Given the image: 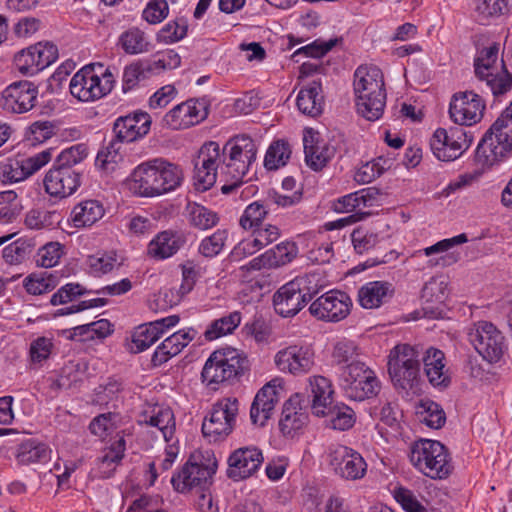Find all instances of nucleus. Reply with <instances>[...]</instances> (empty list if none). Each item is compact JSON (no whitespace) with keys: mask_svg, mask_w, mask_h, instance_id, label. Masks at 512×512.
<instances>
[{"mask_svg":"<svg viewBox=\"0 0 512 512\" xmlns=\"http://www.w3.org/2000/svg\"><path fill=\"white\" fill-rule=\"evenodd\" d=\"M183 179L179 165L163 158H154L133 170L129 188L137 196L153 198L176 190Z\"/></svg>","mask_w":512,"mask_h":512,"instance_id":"nucleus-1","label":"nucleus"},{"mask_svg":"<svg viewBox=\"0 0 512 512\" xmlns=\"http://www.w3.org/2000/svg\"><path fill=\"white\" fill-rule=\"evenodd\" d=\"M258 147L248 135H237L224 145V165L220 168L223 194L234 192L242 183L251 165L257 158Z\"/></svg>","mask_w":512,"mask_h":512,"instance_id":"nucleus-2","label":"nucleus"},{"mask_svg":"<svg viewBox=\"0 0 512 512\" xmlns=\"http://www.w3.org/2000/svg\"><path fill=\"white\" fill-rule=\"evenodd\" d=\"M353 85L358 114L368 121L378 120L383 114L386 101L381 70L375 66L358 67Z\"/></svg>","mask_w":512,"mask_h":512,"instance_id":"nucleus-3","label":"nucleus"},{"mask_svg":"<svg viewBox=\"0 0 512 512\" xmlns=\"http://www.w3.org/2000/svg\"><path fill=\"white\" fill-rule=\"evenodd\" d=\"M248 369L247 356L237 349L228 347L216 350L210 355L201 376L203 382L215 390L220 384L239 379Z\"/></svg>","mask_w":512,"mask_h":512,"instance_id":"nucleus-4","label":"nucleus"},{"mask_svg":"<svg viewBox=\"0 0 512 512\" xmlns=\"http://www.w3.org/2000/svg\"><path fill=\"white\" fill-rule=\"evenodd\" d=\"M115 78L109 68L101 63L84 66L70 80L69 89L73 97L82 102L98 100L114 87Z\"/></svg>","mask_w":512,"mask_h":512,"instance_id":"nucleus-5","label":"nucleus"},{"mask_svg":"<svg viewBox=\"0 0 512 512\" xmlns=\"http://www.w3.org/2000/svg\"><path fill=\"white\" fill-rule=\"evenodd\" d=\"M412 465L431 479L446 478L452 470L447 448L439 441L421 439L412 444Z\"/></svg>","mask_w":512,"mask_h":512,"instance_id":"nucleus-6","label":"nucleus"},{"mask_svg":"<svg viewBox=\"0 0 512 512\" xmlns=\"http://www.w3.org/2000/svg\"><path fill=\"white\" fill-rule=\"evenodd\" d=\"M419 353L409 344H398L390 350L388 373L396 389L408 391L418 383Z\"/></svg>","mask_w":512,"mask_h":512,"instance_id":"nucleus-7","label":"nucleus"},{"mask_svg":"<svg viewBox=\"0 0 512 512\" xmlns=\"http://www.w3.org/2000/svg\"><path fill=\"white\" fill-rule=\"evenodd\" d=\"M472 141V135L463 127L438 128L430 139V147L439 160L453 161L471 146Z\"/></svg>","mask_w":512,"mask_h":512,"instance_id":"nucleus-8","label":"nucleus"},{"mask_svg":"<svg viewBox=\"0 0 512 512\" xmlns=\"http://www.w3.org/2000/svg\"><path fill=\"white\" fill-rule=\"evenodd\" d=\"M238 414V400L224 398L215 403L202 424V433L210 442H216L228 436L234 427Z\"/></svg>","mask_w":512,"mask_h":512,"instance_id":"nucleus-9","label":"nucleus"},{"mask_svg":"<svg viewBox=\"0 0 512 512\" xmlns=\"http://www.w3.org/2000/svg\"><path fill=\"white\" fill-rule=\"evenodd\" d=\"M224 162H226L224 146L220 147L214 141L202 145L194 164V179L198 189L208 190L215 184L217 178L220 179V168Z\"/></svg>","mask_w":512,"mask_h":512,"instance_id":"nucleus-10","label":"nucleus"},{"mask_svg":"<svg viewBox=\"0 0 512 512\" xmlns=\"http://www.w3.org/2000/svg\"><path fill=\"white\" fill-rule=\"evenodd\" d=\"M486 108L484 99L473 91H459L452 95L449 117L459 127L472 126L483 117Z\"/></svg>","mask_w":512,"mask_h":512,"instance_id":"nucleus-11","label":"nucleus"},{"mask_svg":"<svg viewBox=\"0 0 512 512\" xmlns=\"http://www.w3.org/2000/svg\"><path fill=\"white\" fill-rule=\"evenodd\" d=\"M328 458L330 467L342 479L359 480L367 472V463L363 456L348 446H332L329 449Z\"/></svg>","mask_w":512,"mask_h":512,"instance_id":"nucleus-12","label":"nucleus"},{"mask_svg":"<svg viewBox=\"0 0 512 512\" xmlns=\"http://www.w3.org/2000/svg\"><path fill=\"white\" fill-rule=\"evenodd\" d=\"M469 341L486 361L497 362L503 355L504 336L490 322L480 321L469 333Z\"/></svg>","mask_w":512,"mask_h":512,"instance_id":"nucleus-13","label":"nucleus"},{"mask_svg":"<svg viewBox=\"0 0 512 512\" xmlns=\"http://www.w3.org/2000/svg\"><path fill=\"white\" fill-rule=\"evenodd\" d=\"M351 306V299L346 293L331 290L313 301L309 312L318 320L339 322L349 315Z\"/></svg>","mask_w":512,"mask_h":512,"instance_id":"nucleus-14","label":"nucleus"},{"mask_svg":"<svg viewBox=\"0 0 512 512\" xmlns=\"http://www.w3.org/2000/svg\"><path fill=\"white\" fill-rule=\"evenodd\" d=\"M511 150L512 141L505 140L503 136L499 135V130L495 129L494 122L477 146L475 162L482 170H485L504 159Z\"/></svg>","mask_w":512,"mask_h":512,"instance_id":"nucleus-15","label":"nucleus"},{"mask_svg":"<svg viewBox=\"0 0 512 512\" xmlns=\"http://www.w3.org/2000/svg\"><path fill=\"white\" fill-rule=\"evenodd\" d=\"M314 358V350L310 346L291 345L279 350L274 361L280 371L300 375L312 370Z\"/></svg>","mask_w":512,"mask_h":512,"instance_id":"nucleus-16","label":"nucleus"},{"mask_svg":"<svg viewBox=\"0 0 512 512\" xmlns=\"http://www.w3.org/2000/svg\"><path fill=\"white\" fill-rule=\"evenodd\" d=\"M81 185V174L75 169L52 166L44 176L43 187L52 198L64 199L76 192Z\"/></svg>","mask_w":512,"mask_h":512,"instance_id":"nucleus-17","label":"nucleus"},{"mask_svg":"<svg viewBox=\"0 0 512 512\" xmlns=\"http://www.w3.org/2000/svg\"><path fill=\"white\" fill-rule=\"evenodd\" d=\"M38 96L37 87L30 81H17L2 92V108L9 113L22 114L30 111Z\"/></svg>","mask_w":512,"mask_h":512,"instance_id":"nucleus-18","label":"nucleus"},{"mask_svg":"<svg viewBox=\"0 0 512 512\" xmlns=\"http://www.w3.org/2000/svg\"><path fill=\"white\" fill-rule=\"evenodd\" d=\"M215 469L211 466L187 462L181 470L171 478V484L179 493L195 489L209 488Z\"/></svg>","mask_w":512,"mask_h":512,"instance_id":"nucleus-19","label":"nucleus"},{"mask_svg":"<svg viewBox=\"0 0 512 512\" xmlns=\"http://www.w3.org/2000/svg\"><path fill=\"white\" fill-rule=\"evenodd\" d=\"M208 115L207 106L199 100H188L171 109L163 118L165 126L173 129H185L203 121Z\"/></svg>","mask_w":512,"mask_h":512,"instance_id":"nucleus-20","label":"nucleus"},{"mask_svg":"<svg viewBox=\"0 0 512 512\" xmlns=\"http://www.w3.org/2000/svg\"><path fill=\"white\" fill-rule=\"evenodd\" d=\"M263 455L257 447H242L228 458L227 476L240 481L252 476L261 466Z\"/></svg>","mask_w":512,"mask_h":512,"instance_id":"nucleus-21","label":"nucleus"},{"mask_svg":"<svg viewBox=\"0 0 512 512\" xmlns=\"http://www.w3.org/2000/svg\"><path fill=\"white\" fill-rule=\"evenodd\" d=\"M150 126L151 118L147 113L135 112L117 118L113 125V132L120 142L130 143L145 136Z\"/></svg>","mask_w":512,"mask_h":512,"instance_id":"nucleus-22","label":"nucleus"},{"mask_svg":"<svg viewBox=\"0 0 512 512\" xmlns=\"http://www.w3.org/2000/svg\"><path fill=\"white\" fill-rule=\"evenodd\" d=\"M308 422V414L298 394L291 396L283 405L279 428L283 435L294 437Z\"/></svg>","mask_w":512,"mask_h":512,"instance_id":"nucleus-23","label":"nucleus"},{"mask_svg":"<svg viewBox=\"0 0 512 512\" xmlns=\"http://www.w3.org/2000/svg\"><path fill=\"white\" fill-rule=\"evenodd\" d=\"M252 231L253 239L241 241L232 252L234 257L251 255L277 241L281 236L279 227L273 224H261Z\"/></svg>","mask_w":512,"mask_h":512,"instance_id":"nucleus-24","label":"nucleus"},{"mask_svg":"<svg viewBox=\"0 0 512 512\" xmlns=\"http://www.w3.org/2000/svg\"><path fill=\"white\" fill-rule=\"evenodd\" d=\"M307 304L304 296L291 280L281 286L273 296V305L283 317L296 315Z\"/></svg>","mask_w":512,"mask_h":512,"instance_id":"nucleus-25","label":"nucleus"},{"mask_svg":"<svg viewBox=\"0 0 512 512\" xmlns=\"http://www.w3.org/2000/svg\"><path fill=\"white\" fill-rule=\"evenodd\" d=\"M395 288L388 281H371L358 290V302L365 309L379 308L394 295Z\"/></svg>","mask_w":512,"mask_h":512,"instance_id":"nucleus-26","label":"nucleus"},{"mask_svg":"<svg viewBox=\"0 0 512 512\" xmlns=\"http://www.w3.org/2000/svg\"><path fill=\"white\" fill-rule=\"evenodd\" d=\"M196 334V331L190 328L170 335L157 347L152 362L155 365H161L169 358L176 356L195 338Z\"/></svg>","mask_w":512,"mask_h":512,"instance_id":"nucleus-27","label":"nucleus"},{"mask_svg":"<svg viewBox=\"0 0 512 512\" xmlns=\"http://www.w3.org/2000/svg\"><path fill=\"white\" fill-rule=\"evenodd\" d=\"M184 243L183 235L173 231H162L150 241L147 253L154 259L163 260L177 253Z\"/></svg>","mask_w":512,"mask_h":512,"instance_id":"nucleus-28","label":"nucleus"},{"mask_svg":"<svg viewBox=\"0 0 512 512\" xmlns=\"http://www.w3.org/2000/svg\"><path fill=\"white\" fill-rule=\"evenodd\" d=\"M278 400V394L274 386L267 384L262 387L251 405L250 417L252 422L263 426L270 418Z\"/></svg>","mask_w":512,"mask_h":512,"instance_id":"nucleus-29","label":"nucleus"},{"mask_svg":"<svg viewBox=\"0 0 512 512\" xmlns=\"http://www.w3.org/2000/svg\"><path fill=\"white\" fill-rule=\"evenodd\" d=\"M138 422L157 428L166 441L171 439L175 430L174 414L169 407H151L140 415Z\"/></svg>","mask_w":512,"mask_h":512,"instance_id":"nucleus-30","label":"nucleus"},{"mask_svg":"<svg viewBox=\"0 0 512 512\" xmlns=\"http://www.w3.org/2000/svg\"><path fill=\"white\" fill-rule=\"evenodd\" d=\"M323 105L322 84L319 80H313L299 91L297 106L303 114L319 116L323 111Z\"/></svg>","mask_w":512,"mask_h":512,"instance_id":"nucleus-31","label":"nucleus"},{"mask_svg":"<svg viewBox=\"0 0 512 512\" xmlns=\"http://www.w3.org/2000/svg\"><path fill=\"white\" fill-rule=\"evenodd\" d=\"M445 355L443 351L430 347L424 357V371L433 386H448L450 377L445 370Z\"/></svg>","mask_w":512,"mask_h":512,"instance_id":"nucleus-32","label":"nucleus"},{"mask_svg":"<svg viewBox=\"0 0 512 512\" xmlns=\"http://www.w3.org/2000/svg\"><path fill=\"white\" fill-rule=\"evenodd\" d=\"M381 193L377 188L369 187L360 191L350 193L339 198L334 203V210L338 213H349L373 205V202L380 197Z\"/></svg>","mask_w":512,"mask_h":512,"instance_id":"nucleus-33","label":"nucleus"},{"mask_svg":"<svg viewBox=\"0 0 512 512\" xmlns=\"http://www.w3.org/2000/svg\"><path fill=\"white\" fill-rule=\"evenodd\" d=\"M317 134L308 130L304 135V153L306 164L314 171H319L326 166L332 153L328 146L320 143Z\"/></svg>","mask_w":512,"mask_h":512,"instance_id":"nucleus-34","label":"nucleus"},{"mask_svg":"<svg viewBox=\"0 0 512 512\" xmlns=\"http://www.w3.org/2000/svg\"><path fill=\"white\" fill-rule=\"evenodd\" d=\"M103 205L97 200H84L76 204L71 213L70 221L76 228L92 226L104 215Z\"/></svg>","mask_w":512,"mask_h":512,"instance_id":"nucleus-35","label":"nucleus"},{"mask_svg":"<svg viewBox=\"0 0 512 512\" xmlns=\"http://www.w3.org/2000/svg\"><path fill=\"white\" fill-rule=\"evenodd\" d=\"M52 449L45 443L34 439L22 442L16 453V460L20 465L44 464L51 460Z\"/></svg>","mask_w":512,"mask_h":512,"instance_id":"nucleus-36","label":"nucleus"},{"mask_svg":"<svg viewBox=\"0 0 512 512\" xmlns=\"http://www.w3.org/2000/svg\"><path fill=\"white\" fill-rule=\"evenodd\" d=\"M312 394L311 409L316 416H324L326 410L332 404V386L330 381L323 376H314L310 379Z\"/></svg>","mask_w":512,"mask_h":512,"instance_id":"nucleus-37","label":"nucleus"},{"mask_svg":"<svg viewBox=\"0 0 512 512\" xmlns=\"http://www.w3.org/2000/svg\"><path fill=\"white\" fill-rule=\"evenodd\" d=\"M118 44L125 53L130 55L148 52L151 46L146 34L136 27L123 32L119 37Z\"/></svg>","mask_w":512,"mask_h":512,"instance_id":"nucleus-38","label":"nucleus"},{"mask_svg":"<svg viewBox=\"0 0 512 512\" xmlns=\"http://www.w3.org/2000/svg\"><path fill=\"white\" fill-rule=\"evenodd\" d=\"M241 320V313L239 311H233L228 315L212 321L204 332L205 339L212 341L228 334H232L240 325Z\"/></svg>","mask_w":512,"mask_h":512,"instance_id":"nucleus-39","label":"nucleus"},{"mask_svg":"<svg viewBox=\"0 0 512 512\" xmlns=\"http://www.w3.org/2000/svg\"><path fill=\"white\" fill-rule=\"evenodd\" d=\"M479 80L486 84L494 97L505 95L512 89V74L506 69L503 60L501 68L491 71L488 76H483Z\"/></svg>","mask_w":512,"mask_h":512,"instance_id":"nucleus-40","label":"nucleus"},{"mask_svg":"<svg viewBox=\"0 0 512 512\" xmlns=\"http://www.w3.org/2000/svg\"><path fill=\"white\" fill-rule=\"evenodd\" d=\"M474 11L478 22L486 25L508 12V1L476 0Z\"/></svg>","mask_w":512,"mask_h":512,"instance_id":"nucleus-41","label":"nucleus"},{"mask_svg":"<svg viewBox=\"0 0 512 512\" xmlns=\"http://www.w3.org/2000/svg\"><path fill=\"white\" fill-rule=\"evenodd\" d=\"M197 272L193 266H182V283L179 289H169L163 292L169 306L177 305L181 299L192 291L196 283Z\"/></svg>","mask_w":512,"mask_h":512,"instance_id":"nucleus-42","label":"nucleus"},{"mask_svg":"<svg viewBox=\"0 0 512 512\" xmlns=\"http://www.w3.org/2000/svg\"><path fill=\"white\" fill-rule=\"evenodd\" d=\"M379 389L380 384L376 375L369 374L368 377H360L356 383L345 389L344 393L351 400L363 401L376 396Z\"/></svg>","mask_w":512,"mask_h":512,"instance_id":"nucleus-43","label":"nucleus"},{"mask_svg":"<svg viewBox=\"0 0 512 512\" xmlns=\"http://www.w3.org/2000/svg\"><path fill=\"white\" fill-rule=\"evenodd\" d=\"M122 144L116 138L111 140L105 148L98 152L95 161L96 166L105 172L114 171L118 163L123 160Z\"/></svg>","mask_w":512,"mask_h":512,"instance_id":"nucleus-44","label":"nucleus"},{"mask_svg":"<svg viewBox=\"0 0 512 512\" xmlns=\"http://www.w3.org/2000/svg\"><path fill=\"white\" fill-rule=\"evenodd\" d=\"M417 417L419 422L432 429L441 428L446 420L442 408L437 403L430 400L421 402L417 410Z\"/></svg>","mask_w":512,"mask_h":512,"instance_id":"nucleus-45","label":"nucleus"},{"mask_svg":"<svg viewBox=\"0 0 512 512\" xmlns=\"http://www.w3.org/2000/svg\"><path fill=\"white\" fill-rule=\"evenodd\" d=\"M270 267L278 268L292 262L298 254V247L292 241H283L266 251Z\"/></svg>","mask_w":512,"mask_h":512,"instance_id":"nucleus-46","label":"nucleus"},{"mask_svg":"<svg viewBox=\"0 0 512 512\" xmlns=\"http://www.w3.org/2000/svg\"><path fill=\"white\" fill-rule=\"evenodd\" d=\"M290 155L291 149L289 144L283 140H277L269 146L264 158V166L268 170H276L286 165Z\"/></svg>","mask_w":512,"mask_h":512,"instance_id":"nucleus-47","label":"nucleus"},{"mask_svg":"<svg viewBox=\"0 0 512 512\" xmlns=\"http://www.w3.org/2000/svg\"><path fill=\"white\" fill-rule=\"evenodd\" d=\"M498 51L499 48L496 44L481 50L474 63L475 75L478 79L501 68V62L498 63Z\"/></svg>","mask_w":512,"mask_h":512,"instance_id":"nucleus-48","label":"nucleus"},{"mask_svg":"<svg viewBox=\"0 0 512 512\" xmlns=\"http://www.w3.org/2000/svg\"><path fill=\"white\" fill-rule=\"evenodd\" d=\"M292 281L304 296L307 303L311 301L312 298L320 293L325 287L322 276L316 272H311L304 276L296 277Z\"/></svg>","mask_w":512,"mask_h":512,"instance_id":"nucleus-49","label":"nucleus"},{"mask_svg":"<svg viewBox=\"0 0 512 512\" xmlns=\"http://www.w3.org/2000/svg\"><path fill=\"white\" fill-rule=\"evenodd\" d=\"M329 418V425L336 430L345 431L355 423L354 411L347 406H329L324 415Z\"/></svg>","mask_w":512,"mask_h":512,"instance_id":"nucleus-50","label":"nucleus"},{"mask_svg":"<svg viewBox=\"0 0 512 512\" xmlns=\"http://www.w3.org/2000/svg\"><path fill=\"white\" fill-rule=\"evenodd\" d=\"M448 282L443 276L432 277L425 283L421 298L427 303H442L447 297Z\"/></svg>","mask_w":512,"mask_h":512,"instance_id":"nucleus-51","label":"nucleus"},{"mask_svg":"<svg viewBox=\"0 0 512 512\" xmlns=\"http://www.w3.org/2000/svg\"><path fill=\"white\" fill-rule=\"evenodd\" d=\"M188 211L191 225L201 230L214 227L219 220L215 212L196 203L189 204Z\"/></svg>","mask_w":512,"mask_h":512,"instance_id":"nucleus-52","label":"nucleus"},{"mask_svg":"<svg viewBox=\"0 0 512 512\" xmlns=\"http://www.w3.org/2000/svg\"><path fill=\"white\" fill-rule=\"evenodd\" d=\"M24 287L29 294L41 295L52 291L56 287V280L47 272L33 273L25 278Z\"/></svg>","mask_w":512,"mask_h":512,"instance_id":"nucleus-53","label":"nucleus"},{"mask_svg":"<svg viewBox=\"0 0 512 512\" xmlns=\"http://www.w3.org/2000/svg\"><path fill=\"white\" fill-rule=\"evenodd\" d=\"M64 255V246L59 242H48L36 253V264L44 268L56 266Z\"/></svg>","mask_w":512,"mask_h":512,"instance_id":"nucleus-54","label":"nucleus"},{"mask_svg":"<svg viewBox=\"0 0 512 512\" xmlns=\"http://www.w3.org/2000/svg\"><path fill=\"white\" fill-rule=\"evenodd\" d=\"M90 273L100 276L111 272L116 265H120L115 252L97 253L87 259Z\"/></svg>","mask_w":512,"mask_h":512,"instance_id":"nucleus-55","label":"nucleus"},{"mask_svg":"<svg viewBox=\"0 0 512 512\" xmlns=\"http://www.w3.org/2000/svg\"><path fill=\"white\" fill-rule=\"evenodd\" d=\"M369 374L375 375L374 371L367 367L365 363L361 361L351 362L342 369L339 378L340 386L344 391L350 385L356 383L360 377H368Z\"/></svg>","mask_w":512,"mask_h":512,"instance_id":"nucleus-56","label":"nucleus"},{"mask_svg":"<svg viewBox=\"0 0 512 512\" xmlns=\"http://www.w3.org/2000/svg\"><path fill=\"white\" fill-rule=\"evenodd\" d=\"M267 214V208L262 203L255 201L246 207L240 217L239 224L245 230H253L262 224Z\"/></svg>","mask_w":512,"mask_h":512,"instance_id":"nucleus-57","label":"nucleus"},{"mask_svg":"<svg viewBox=\"0 0 512 512\" xmlns=\"http://www.w3.org/2000/svg\"><path fill=\"white\" fill-rule=\"evenodd\" d=\"M87 156V149L84 145H73L64 149L56 157L53 166L57 168L74 169Z\"/></svg>","mask_w":512,"mask_h":512,"instance_id":"nucleus-58","label":"nucleus"},{"mask_svg":"<svg viewBox=\"0 0 512 512\" xmlns=\"http://www.w3.org/2000/svg\"><path fill=\"white\" fill-rule=\"evenodd\" d=\"M160 336L150 324H145L135 331L132 336L131 352L140 353L152 346Z\"/></svg>","mask_w":512,"mask_h":512,"instance_id":"nucleus-59","label":"nucleus"},{"mask_svg":"<svg viewBox=\"0 0 512 512\" xmlns=\"http://www.w3.org/2000/svg\"><path fill=\"white\" fill-rule=\"evenodd\" d=\"M31 252L32 245L28 240L17 239L3 249V259L11 265L20 264Z\"/></svg>","mask_w":512,"mask_h":512,"instance_id":"nucleus-60","label":"nucleus"},{"mask_svg":"<svg viewBox=\"0 0 512 512\" xmlns=\"http://www.w3.org/2000/svg\"><path fill=\"white\" fill-rule=\"evenodd\" d=\"M125 445L124 440L120 439L109 448L101 458L100 469L102 470L103 477L108 478L115 466L122 460L124 455Z\"/></svg>","mask_w":512,"mask_h":512,"instance_id":"nucleus-61","label":"nucleus"},{"mask_svg":"<svg viewBox=\"0 0 512 512\" xmlns=\"http://www.w3.org/2000/svg\"><path fill=\"white\" fill-rule=\"evenodd\" d=\"M26 178L20 159H7L0 163V181L3 183L19 182Z\"/></svg>","mask_w":512,"mask_h":512,"instance_id":"nucleus-62","label":"nucleus"},{"mask_svg":"<svg viewBox=\"0 0 512 512\" xmlns=\"http://www.w3.org/2000/svg\"><path fill=\"white\" fill-rule=\"evenodd\" d=\"M226 239L227 232L225 230H217L211 236L201 241L199 252L205 257H214L222 251Z\"/></svg>","mask_w":512,"mask_h":512,"instance_id":"nucleus-63","label":"nucleus"},{"mask_svg":"<svg viewBox=\"0 0 512 512\" xmlns=\"http://www.w3.org/2000/svg\"><path fill=\"white\" fill-rule=\"evenodd\" d=\"M359 354L360 349L354 341L343 339L334 346L332 356L334 360L340 364L356 362V357L359 356Z\"/></svg>","mask_w":512,"mask_h":512,"instance_id":"nucleus-64","label":"nucleus"}]
</instances>
